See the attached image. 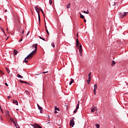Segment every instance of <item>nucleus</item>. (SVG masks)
<instances>
[{"label":"nucleus","mask_w":128,"mask_h":128,"mask_svg":"<svg viewBox=\"0 0 128 128\" xmlns=\"http://www.w3.org/2000/svg\"><path fill=\"white\" fill-rule=\"evenodd\" d=\"M19 82H21V84H24V81H23L22 80H19Z\"/></svg>","instance_id":"4c0bfd02"},{"label":"nucleus","mask_w":128,"mask_h":128,"mask_svg":"<svg viewBox=\"0 0 128 128\" xmlns=\"http://www.w3.org/2000/svg\"><path fill=\"white\" fill-rule=\"evenodd\" d=\"M46 73H48V72H43V74H46Z\"/></svg>","instance_id":"864d4df0"},{"label":"nucleus","mask_w":128,"mask_h":128,"mask_svg":"<svg viewBox=\"0 0 128 128\" xmlns=\"http://www.w3.org/2000/svg\"><path fill=\"white\" fill-rule=\"evenodd\" d=\"M35 126H36V127L38 128H42L38 124H35Z\"/></svg>","instance_id":"6ab92c4d"},{"label":"nucleus","mask_w":128,"mask_h":128,"mask_svg":"<svg viewBox=\"0 0 128 128\" xmlns=\"http://www.w3.org/2000/svg\"><path fill=\"white\" fill-rule=\"evenodd\" d=\"M37 106L38 108V106H40V105L38 104H37Z\"/></svg>","instance_id":"6e6d98bb"},{"label":"nucleus","mask_w":128,"mask_h":128,"mask_svg":"<svg viewBox=\"0 0 128 128\" xmlns=\"http://www.w3.org/2000/svg\"><path fill=\"white\" fill-rule=\"evenodd\" d=\"M2 106L0 105V110L2 109Z\"/></svg>","instance_id":"680f3d73"},{"label":"nucleus","mask_w":128,"mask_h":128,"mask_svg":"<svg viewBox=\"0 0 128 128\" xmlns=\"http://www.w3.org/2000/svg\"><path fill=\"white\" fill-rule=\"evenodd\" d=\"M46 32L48 34H50V32H48V30L47 28H46Z\"/></svg>","instance_id":"2f4dec72"},{"label":"nucleus","mask_w":128,"mask_h":128,"mask_svg":"<svg viewBox=\"0 0 128 128\" xmlns=\"http://www.w3.org/2000/svg\"><path fill=\"white\" fill-rule=\"evenodd\" d=\"M78 109H76V110L74 111V113L76 114V112H78Z\"/></svg>","instance_id":"c9c22d12"},{"label":"nucleus","mask_w":128,"mask_h":128,"mask_svg":"<svg viewBox=\"0 0 128 128\" xmlns=\"http://www.w3.org/2000/svg\"><path fill=\"white\" fill-rule=\"evenodd\" d=\"M76 46L78 48L80 46V41H78V39H76Z\"/></svg>","instance_id":"6e6552de"},{"label":"nucleus","mask_w":128,"mask_h":128,"mask_svg":"<svg viewBox=\"0 0 128 128\" xmlns=\"http://www.w3.org/2000/svg\"><path fill=\"white\" fill-rule=\"evenodd\" d=\"M18 42H22V38Z\"/></svg>","instance_id":"ea45409f"},{"label":"nucleus","mask_w":128,"mask_h":128,"mask_svg":"<svg viewBox=\"0 0 128 128\" xmlns=\"http://www.w3.org/2000/svg\"><path fill=\"white\" fill-rule=\"evenodd\" d=\"M20 32V35L22 36V38H24V30L22 29L19 30Z\"/></svg>","instance_id":"423d86ee"},{"label":"nucleus","mask_w":128,"mask_h":128,"mask_svg":"<svg viewBox=\"0 0 128 128\" xmlns=\"http://www.w3.org/2000/svg\"><path fill=\"white\" fill-rule=\"evenodd\" d=\"M23 84H28V86H30V84L28 82H26V81H24Z\"/></svg>","instance_id":"c85d7f7f"},{"label":"nucleus","mask_w":128,"mask_h":128,"mask_svg":"<svg viewBox=\"0 0 128 128\" xmlns=\"http://www.w3.org/2000/svg\"><path fill=\"white\" fill-rule=\"evenodd\" d=\"M80 18L84 19V15L80 14Z\"/></svg>","instance_id":"c756f323"},{"label":"nucleus","mask_w":128,"mask_h":128,"mask_svg":"<svg viewBox=\"0 0 128 128\" xmlns=\"http://www.w3.org/2000/svg\"><path fill=\"white\" fill-rule=\"evenodd\" d=\"M17 75H18V78H24V77L20 76V74H18Z\"/></svg>","instance_id":"aec40b11"},{"label":"nucleus","mask_w":128,"mask_h":128,"mask_svg":"<svg viewBox=\"0 0 128 128\" xmlns=\"http://www.w3.org/2000/svg\"><path fill=\"white\" fill-rule=\"evenodd\" d=\"M28 34H30V32H28L27 34H26V36H28Z\"/></svg>","instance_id":"09e8293b"},{"label":"nucleus","mask_w":128,"mask_h":128,"mask_svg":"<svg viewBox=\"0 0 128 128\" xmlns=\"http://www.w3.org/2000/svg\"><path fill=\"white\" fill-rule=\"evenodd\" d=\"M45 28H46V25H45Z\"/></svg>","instance_id":"e2e57ef3"},{"label":"nucleus","mask_w":128,"mask_h":128,"mask_svg":"<svg viewBox=\"0 0 128 128\" xmlns=\"http://www.w3.org/2000/svg\"><path fill=\"white\" fill-rule=\"evenodd\" d=\"M17 126H18V127H16V128H20V126H18V125H17Z\"/></svg>","instance_id":"4d7b16f0"},{"label":"nucleus","mask_w":128,"mask_h":128,"mask_svg":"<svg viewBox=\"0 0 128 128\" xmlns=\"http://www.w3.org/2000/svg\"><path fill=\"white\" fill-rule=\"evenodd\" d=\"M13 103L14 104H16V106H18V100H13Z\"/></svg>","instance_id":"9d476101"},{"label":"nucleus","mask_w":128,"mask_h":128,"mask_svg":"<svg viewBox=\"0 0 128 128\" xmlns=\"http://www.w3.org/2000/svg\"><path fill=\"white\" fill-rule=\"evenodd\" d=\"M5 85L6 86H8V83L5 82Z\"/></svg>","instance_id":"a18cd8bd"},{"label":"nucleus","mask_w":128,"mask_h":128,"mask_svg":"<svg viewBox=\"0 0 128 128\" xmlns=\"http://www.w3.org/2000/svg\"><path fill=\"white\" fill-rule=\"evenodd\" d=\"M51 46H52V48H54V43H52Z\"/></svg>","instance_id":"f704fd0d"},{"label":"nucleus","mask_w":128,"mask_h":128,"mask_svg":"<svg viewBox=\"0 0 128 128\" xmlns=\"http://www.w3.org/2000/svg\"><path fill=\"white\" fill-rule=\"evenodd\" d=\"M40 12H42L44 18V10H42V9H40Z\"/></svg>","instance_id":"cd10ccee"},{"label":"nucleus","mask_w":128,"mask_h":128,"mask_svg":"<svg viewBox=\"0 0 128 128\" xmlns=\"http://www.w3.org/2000/svg\"><path fill=\"white\" fill-rule=\"evenodd\" d=\"M1 28V30L2 32H4V34H6V32H4V28H2V27H0Z\"/></svg>","instance_id":"7c9ffc66"},{"label":"nucleus","mask_w":128,"mask_h":128,"mask_svg":"<svg viewBox=\"0 0 128 128\" xmlns=\"http://www.w3.org/2000/svg\"><path fill=\"white\" fill-rule=\"evenodd\" d=\"M6 32H8V28H7L6 29Z\"/></svg>","instance_id":"603ef678"},{"label":"nucleus","mask_w":128,"mask_h":128,"mask_svg":"<svg viewBox=\"0 0 128 128\" xmlns=\"http://www.w3.org/2000/svg\"><path fill=\"white\" fill-rule=\"evenodd\" d=\"M96 126L97 128H100V124H96Z\"/></svg>","instance_id":"473e14b6"},{"label":"nucleus","mask_w":128,"mask_h":128,"mask_svg":"<svg viewBox=\"0 0 128 128\" xmlns=\"http://www.w3.org/2000/svg\"><path fill=\"white\" fill-rule=\"evenodd\" d=\"M1 118V120H2V116H0Z\"/></svg>","instance_id":"052dcab7"},{"label":"nucleus","mask_w":128,"mask_h":128,"mask_svg":"<svg viewBox=\"0 0 128 128\" xmlns=\"http://www.w3.org/2000/svg\"><path fill=\"white\" fill-rule=\"evenodd\" d=\"M114 64H116V62H114V60H112V66H114Z\"/></svg>","instance_id":"4be33fe9"},{"label":"nucleus","mask_w":128,"mask_h":128,"mask_svg":"<svg viewBox=\"0 0 128 128\" xmlns=\"http://www.w3.org/2000/svg\"><path fill=\"white\" fill-rule=\"evenodd\" d=\"M94 94H96V89L98 88V84H95L94 86Z\"/></svg>","instance_id":"39448f33"},{"label":"nucleus","mask_w":128,"mask_h":128,"mask_svg":"<svg viewBox=\"0 0 128 128\" xmlns=\"http://www.w3.org/2000/svg\"><path fill=\"white\" fill-rule=\"evenodd\" d=\"M92 78H88V80H86L88 84H90V80Z\"/></svg>","instance_id":"f8f14e48"},{"label":"nucleus","mask_w":128,"mask_h":128,"mask_svg":"<svg viewBox=\"0 0 128 128\" xmlns=\"http://www.w3.org/2000/svg\"><path fill=\"white\" fill-rule=\"evenodd\" d=\"M76 36H78V34H76Z\"/></svg>","instance_id":"774afa93"},{"label":"nucleus","mask_w":128,"mask_h":128,"mask_svg":"<svg viewBox=\"0 0 128 128\" xmlns=\"http://www.w3.org/2000/svg\"><path fill=\"white\" fill-rule=\"evenodd\" d=\"M2 112V114H4V110H2V108L0 109Z\"/></svg>","instance_id":"79ce46f5"},{"label":"nucleus","mask_w":128,"mask_h":128,"mask_svg":"<svg viewBox=\"0 0 128 128\" xmlns=\"http://www.w3.org/2000/svg\"><path fill=\"white\" fill-rule=\"evenodd\" d=\"M79 108H80V101H78V104L76 106V110H78Z\"/></svg>","instance_id":"dca6fc26"},{"label":"nucleus","mask_w":128,"mask_h":128,"mask_svg":"<svg viewBox=\"0 0 128 128\" xmlns=\"http://www.w3.org/2000/svg\"><path fill=\"white\" fill-rule=\"evenodd\" d=\"M74 117H72V120H70V126H72V128H74Z\"/></svg>","instance_id":"20e7f679"},{"label":"nucleus","mask_w":128,"mask_h":128,"mask_svg":"<svg viewBox=\"0 0 128 128\" xmlns=\"http://www.w3.org/2000/svg\"><path fill=\"white\" fill-rule=\"evenodd\" d=\"M91 112H96V108H93L91 110Z\"/></svg>","instance_id":"a878e982"},{"label":"nucleus","mask_w":128,"mask_h":128,"mask_svg":"<svg viewBox=\"0 0 128 128\" xmlns=\"http://www.w3.org/2000/svg\"><path fill=\"white\" fill-rule=\"evenodd\" d=\"M83 12H84V14H90V12H88V10H87V12L84 10Z\"/></svg>","instance_id":"b1692460"},{"label":"nucleus","mask_w":128,"mask_h":128,"mask_svg":"<svg viewBox=\"0 0 128 128\" xmlns=\"http://www.w3.org/2000/svg\"><path fill=\"white\" fill-rule=\"evenodd\" d=\"M49 4H52V0H49Z\"/></svg>","instance_id":"e433bc0d"},{"label":"nucleus","mask_w":128,"mask_h":128,"mask_svg":"<svg viewBox=\"0 0 128 128\" xmlns=\"http://www.w3.org/2000/svg\"><path fill=\"white\" fill-rule=\"evenodd\" d=\"M10 120H11V122H14V119H12V118L11 117L10 118Z\"/></svg>","instance_id":"58836bf2"},{"label":"nucleus","mask_w":128,"mask_h":128,"mask_svg":"<svg viewBox=\"0 0 128 128\" xmlns=\"http://www.w3.org/2000/svg\"><path fill=\"white\" fill-rule=\"evenodd\" d=\"M54 112V114H58V111H56V110H55Z\"/></svg>","instance_id":"de8ad7c7"},{"label":"nucleus","mask_w":128,"mask_h":128,"mask_svg":"<svg viewBox=\"0 0 128 128\" xmlns=\"http://www.w3.org/2000/svg\"><path fill=\"white\" fill-rule=\"evenodd\" d=\"M82 48V44H80L79 49H81V48Z\"/></svg>","instance_id":"c03bdc74"},{"label":"nucleus","mask_w":128,"mask_h":128,"mask_svg":"<svg viewBox=\"0 0 128 128\" xmlns=\"http://www.w3.org/2000/svg\"><path fill=\"white\" fill-rule=\"evenodd\" d=\"M74 82V79L71 78V81L70 82V86H72V82Z\"/></svg>","instance_id":"2eb2a0df"},{"label":"nucleus","mask_w":128,"mask_h":128,"mask_svg":"<svg viewBox=\"0 0 128 128\" xmlns=\"http://www.w3.org/2000/svg\"><path fill=\"white\" fill-rule=\"evenodd\" d=\"M8 99H9V98H10V96H8Z\"/></svg>","instance_id":"3c124183"},{"label":"nucleus","mask_w":128,"mask_h":128,"mask_svg":"<svg viewBox=\"0 0 128 128\" xmlns=\"http://www.w3.org/2000/svg\"><path fill=\"white\" fill-rule=\"evenodd\" d=\"M34 9L36 10L38 14V20L39 24H40V11L38 10H42V8L40 7L38 8V6H37L34 7Z\"/></svg>","instance_id":"f03ea898"},{"label":"nucleus","mask_w":128,"mask_h":128,"mask_svg":"<svg viewBox=\"0 0 128 128\" xmlns=\"http://www.w3.org/2000/svg\"><path fill=\"white\" fill-rule=\"evenodd\" d=\"M128 12H125L124 13L120 12L119 13V16L121 18H124V16H128Z\"/></svg>","instance_id":"7ed1b4c3"},{"label":"nucleus","mask_w":128,"mask_h":128,"mask_svg":"<svg viewBox=\"0 0 128 128\" xmlns=\"http://www.w3.org/2000/svg\"><path fill=\"white\" fill-rule=\"evenodd\" d=\"M8 40V38H6V40Z\"/></svg>","instance_id":"13d9d810"},{"label":"nucleus","mask_w":128,"mask_h":128,"mask_svg":"<svg viewBox=\"0 0 128 128\" xmlns=\"http://www.w3.org/2000/svg\"><path fill=\"white\" fill-rule=\"evenodd\" d=\"M12 122H13V124H14L16 128H18V126L16 124H18V122L16 121V122L14 121H14Z\"/></svg>","instance_id":"9b49d317"},{"label":"nucleus","mask_w":128,"mask_h":128,"mask_svg":"<svg viewBox=\"0 0 128 128\" xmlns=\"http://www.w3.org/2000/svg\"><path fill=\"white\" fill-rule=\"evenodd\" d=\"M8 12L7 10H5V12Z\"/></svg>","instance_id":"bf43d9fd"},{"label":"nucleus","mask_w":128,"mask_h":128,"mask_svg":"<svg viewBox=\"0 0 128 128\" xmlns=\"http://www.w3.org/2000/svg\"><path fill=\"white\" fill-rule=\"evenodd\" d=\"M38 110H40V114H42V108L40 107V106H38Z\"/></svg>","instance_id":"4468645a"},{"label":"nucleus","mask_w":128,"mask_h":128,"mask_svg":"<svg viewBox=\"0 0 128 128\" xmlns=\"http://www.w3.org/2000/svg\"><path fill=\"white\" fill-rule=\"evenodd\" d=\"M0 20H2V18H0Z\"/></svg>","instance_id":"69168bd1"},{"label":"nucleus","mask_w":128,"mask_h":128,"mask_svg":"<svg viewBox=\"0 0 128 128\" xmlns=\"http://www.w3.org/2000/svg\"><path fill=\"white\" fill-rule=\"evenodd\" d=\"M6 70L9 74V76H12V74H10V71L8 70V68H6Z\"/></svg>","instance_id":"ddd939ff"},{"label":"nucleus","mask_w":128,"mask_h":128,"mask_svg":"<svg viewBox=\"0 0 128 128\" xmlns=\"http://www.w3.org/2000/svg\"><path fill=\"white\" fill-rule=\"evenodd\" d=\"M36 54V50H34L32 52H31L28 56L25 58L23 62H26V64L27 62H28V60L30 58H32L34 56V54Z\"/></svg>","instance_id":"f257e3e1"},{"label":"nucleus","mask_w":128,"mask_h":128,"mask_svg":"<svg viewBox=\"0 0 128 128\" xmlns=\"http://www.w3.org/2000/svg\"><path fill=\"white\" fill-rule=\"evenodd\" d=\"M54 108H55V110L60 111V108L56 107V106H55Z\"/></svg>","instance_id":"5701e85b"},{"label":"nucleus","mask_w":128,"mask_h":128,"mask_svg":"<svg viewBox=\"0 0 128 128\" xmlns=\"http://www.w3.org/2000/svg\"><path fill=\"white\" fill-rule=\"evenodd\" d=\"M92 74V72H90L88 74V78H92V76H90Z\"/></svg>","instance_id":"393cba45"},{"label":"nucleus","mask_w":128,"mask_h":128,"mask_svg":"<svg viewBox=\"0 0 128 128\" xmlns=\"http://www.w3.org/2000/svg\"><path fill=\"white\" fill-rule=\"evenodd\" d=\"M115 5V4H114L113 6H114Z\"/></svg>","instance_id":"338daca9"},{"label":"nucleus","mask_w":128,"mask_h":128,"mask_svg":"<svg viewBox=\"0 0 128 128\" xmlns=\"http://www.w3.org/2000/svg\"><path fill=\"white\" fill-rule=\"evenodd\" d=\"M0 74H4V71L2 70H0Z\"/></svg>","instance_id":"bb28decb"},{"label":"nucleus","mask_w":128,"mask_h":128,"mask_svg":"<svg viewBox=\"0 0 128 128\" xmlns=\"http://www.w3.org/2000/svg\"><path fill=\"white\" fill-rule=\"evenodd\" d=\"M79 52H80V54H82V49H79Z\"/></svg>","instance_id":"72a5a7b5"},{"label":"nucleus","mask_w":128,"mask_h":128,"mask_svg":"<svg viewBox=\"0 0 128 128\" xmlns=\"http://www.w3.org/2000/svg\"><path fill=\"white\" fill-rule=\"evenodd\" d=\"M32 126L34 128H37L36 127V126H34V125H32Z\"/></svg>","instance_id":"37998d69"},{"label":"nucleus","mask_w":128,"mask_h":128,"mask_svg":"<svg viewBox=\"0 0 128 128\" xmlns=\"http://www.w3.org/2000/svg\"><path fill=\"white\" fill-rule=\"evenodd\" d=\"M44 24L45 26H46V18H44Z\"/></svg>","instance_id":"49530a36"},{"label":"nucleus","mask_w":128,"mask_h":128,"mask_svg":"<svg viewBox=\"0 0 128 128\" xmlns=\"http://www.w3.org/2000/svg\"><path fill=\"white\" fill-rule=\"evenodd\" d=\"M66 8H70V3H69L68 4L66 5Z\"/></svg>","instance_id":"a211bd4d"},{"label":"nucleus","mask_w":128,"mask_h":128,"mask_svg":"<svg viewBox=\"0 0 128 128\" xmlns=\"http://www.w3.org/2000/svg\"><path fill=\"white\" fill-rule=\"evenodd\" d=\"M35 76H38V74H35Z\"/></svg>","instance_id":"0e129e2a"},{"label":"nucleus","mask_w":128,"mask_h":128,"mask_svg":"<svg viewBox=\"0 0 128 128\" xmlns=\"http://www.w3.org/2000/svg\"><path fill=\"white\" fill-rule=\"evenodd\" d=\"M84 22H86V19L84 20Z\"/></svg>","instance_id":"8fccbe9b"},{"label":"nucleus","mask_w":128,"mask_h":128,"mask_svg":"<svg viewBox=\"0 0 128 128\" xmlns=\"http://www.w3.org/2000/svg\"><path fill=\"white\" fill-rule=\"evenodd\" d=\"M14 54H15V56H16V55L18 54V50H14Z\"/></svg>","instance_id":"f3484780"},{"label":"nucleus","mask_w":128,"mask_h":128,"mask_svg":"<svg viewBox=\"0 0 128 128\" xmlns=\"http://www.w3.org/2000/svg\"><path fill=\"white\" fill-rule=\"evenodd\" d=\"M5 114L6 115L8 116V118H10V112L8 110L5 111Z\"/></svg>","instance_id":"0eeeda50"},{"label":"nucleus","mask_w":128,"mask_h":128,"mask_svg":"<svg viewBox=\"0 0 128 128\" xmlns=\"http://www.w3.org/2000/svg\"><path fill=\"white\" fill-rule=\"evenodd\" d=\"M39 38H40V40H44V42H46V40H44V38H43L42 37L39 36Z\"/></svg>","instance_id":"412c9836"},{"label":"nucleus","mask_w":128,"mask_h":128,"mask_svg":"<svg viewBox=\"0 0 128 128\" xmlns=\"http://www.w3.org/2000/svg\"><path fill=\"white\" fill-rule=\"evenodd\" d=\"M37 106L38 108V106H40V105L38 104H37Z\"/></svg>","instance_id":"5fc2aeb1"},{"label":"nucleus","mask_w":128,"mask_h":128,"mask_svg":"<svg viewBox=\"0 0 128 128\" xmlns=\"http://www.w3.org/2000/svg\"><path fill=\"white\" fill-rule=\"evenodd\" d=\"M32 47L35 48V50H38V44H33Z\"/></svg>","instance_id":"1a4fd4ad"},{"label":"nucleus","mask_w":128,"mask_h":128,"mask_svg":"<svg viewBox=\"0 0 128 128\" xmlns=\"http://www.w3.org/2000/svg\"><path fill=\"white\" fill-rule=\"evenodd\" d=\"M25 92L26 94H30V92H28V91H26Z\"/></svg>","instance_id":"a19ab883"}]
</instances>
